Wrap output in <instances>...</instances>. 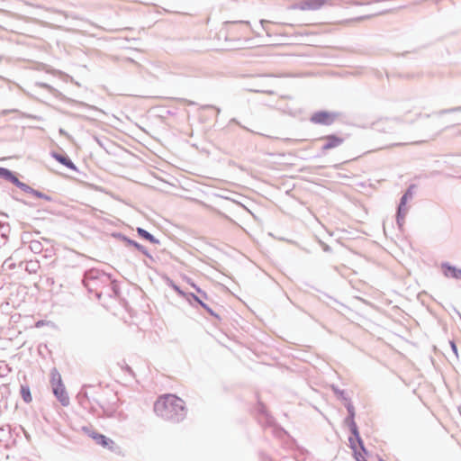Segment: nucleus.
<instances>
[{
    "mask_svg": "<svg viewBox=\"0 0 461 461\" xmlns=\"http://www.w3.org/2000/svg\"><path fill=\"white\" fill-rule=\"evenodd\" d=\"M184 401L173 394H165L156 401L154 411L165 420H175L184 411Z\"/></svg>",
    "mask_w": 461,
    "mask_h": 461,
    "instance_id": "f257e3e1",
    "label": "nucleus"
},
{
    "mask_svg": "<svg viewBox=\"0 0 461 461\" xmlns=\"http://www.w3.org/2000/svg\"><path fill=\"white\" fill-rule=\"evenodd\" d=\"M348 411L351 414V420L349 423L350 430L353 434L352 437L349 438V446L354 452V456L357 461H366L365 458L366 449L363 446L362 439L360 438L357 427L356 422L353 420L354 412L352 408H348Z\"/></svg>",
    "mask_w": 461,
    "mask_h": 461,
    "instance_id": "f03ea898",
    "label": "nucleus"
},
{
    "mask_svg": "<svg viewBox=\"0 0 461 461\" xmlns=\"http://www.w3.org/2000/svg\"><path fill=\"white\" fill-rule=\"evenodd\" d=\"M29 288L24 285H18L11 293V301L16 308H26Z\"/></svg>",
    "mask_w": 461,
    "mask_h": 461,
    "instance_id": "7ed1b4c3",
    "label": "nucleus"
},
{
    "mask_svg": "<svg viewBox=\"0 0 461 461\" xmlns=\"http://www.w3.org/2000/svg\"><path fill=\"white\" fill-rule=\"evenodd\" d=\"M0 179L11 183L24 193L29 194V185L20 181L16 172L7 167H3L0 173Z\"/></svg>",
    "mask_w": 461,
    "mask_h": 461,
    "instance_id": "20e7f679",
    "label": "nucleus"
},
{
    "mask_svg": "<svg viewBox=\"0 0 461 461\" xmlns=\"http://www.w3.org/2000/svg\"><path fill=\"white\" fill-rule=\"evenodd\" d=\"M10 436L14 446H23L29 440V432L22 425H15L10 429Z\"/></svg>",
    "mask_w": 461,
    "mask_h": 461,
    "instance_id": "39448f33",
    "label": "nucleus"
},
{
    "mask_svg": "<svg viewBox=\"0 0 461 461\" xmlns=\"http://www.w3.org/2000/svg\"><path fill=\"white\" fill-rule=\"evenodd\" d=\"M336 114L327 111H319L314 113L310 121L314 124L330 125L334 122Z\"/></svg>",
    "mask_w": 461,
    "mask_h": 461,
    "instance_id": "423d86ee",
    "label": "nucleus"
},
{
    "mask_svg": "<svg viewBox=\"0 0 461 461\" xmlns=\"http://www.w3.org/2000/svg\"><path fill=\"white\" fill-rule=\"evenodd\" d=\"M320 140H322L325 142L321 148V149L323 151L336 149V148L339 147L344 142V139L342 137L333 135V134L323 136V137L320 138Z\"/></svg>",
    "mask_w": 461,
    "mask_h": 461,
    "instance_id": "0eeeda50",
    "label": "nucleus"
},
{
    "mask_svg": "<svg viewBox=\"0 0 461 461\" xmlns=\"http://www.w3.org/2000/svg\"><path fill=\"white\" fill-rule=\"evenodd\" d=\"M441 270L446 277L461 279V268L459 267L445 263L441 265Z\"/></svg>",
    "mask_w": 461,
    "mask_h": 461,
    "instance_id": "6e6552de",
    "label": "nucleus"
},
{
    "mask_svg": "<svg viewBox=\"0 0 461 461\" xmlns=\"http://www.w3.org/2000/svg\"><path fill=\"white\" fill-rule=\"evenodd\" d=\"M90 437L102 447H107L109 449L113 448L114 442L112 439L106 438L104 435L99 434L97 432H92Z\"/></svg>",
    "mask_w": 461,
    "mask_h": 461,
    "instance_id": "1a4fd4ad",
    "label": "nucleus"
},
{
    "mask_svg": "<svg viewBox=\"0 0 461 461\" xmlns=\"http://www.w3.org/2000/svg\"><path fill=\"white\" fill-rule=\"evenodd\" d=\"M53 390V393L58 398V400L61 402L63 406H68L69 404V397L68 395V393L66 391V388L63 385L59 386Z\"/></svg>",
    "mask_w": 461,
    "mask_h": 461,
    "instance_id": "9d476101",
    "label": "nucleus"
},
{
    "mask_svg": "<svg viewBox=\"0 0 461 461\" xmlns=\"http://www.w3.org/2000/svg\"><path fill=\"white\" fill-rule=\"evenodd\" d=\"M52 157L60 164L64 165L65 167L72 169L77 170V167L75 164L67 157L59 153H53Z\"/></svg>",
    "mask_w": 461,
    "mask_h": 461,
    "instance_id": "9b49d317",
    "label": "nucleus"
},
{
    "mask_svg": "<svg viewBox=\"0 0 461 461\" xmlns=\"http://www.w3.org/2000/svg\"><path fill=\"white\" fill-rule=\"evenodd\" d=\"M50 384L52 389L63 385L61 375L56 369H53L50 373Z\"/></svg>",
    "mask_w": 461,
    "mask_h": 461,
    "instance_id": "f8f14e48",
    "label": "nucleus"
},
{
    "mask_svg": "<svg viewBox=\"0 0 461 461\" xmlns=\"http://www.w3.org/2000/svg\"><path fill=\"white\" fill-rule=\"evenodd\" d=\"M137 232L138 234L145 239L146 240H149V242L151 243H154V244H157L158 243V240H156L150 233H149L147 230H145L144 229L142 228H138L137 229Z\"/></svg>",
    "mask_w": 461,
    "mask_h": 461,
    "instance_id": "ddd939ff",
    "label": "nucleus"
},
{
    "mask_svg": "<svg viewBox=\"0 0 461 461\" xmlns=\"http://www.w3.org/2000/svg\"><path fill=\"white\" fill-rule=\"evenodd\" d=\"M21 394L22 398L25 402H29V385L22 384L21 385Z\"/></svg>",
    "mask_w": 461,
    "mask_h": 461,
    "instance_id": "4468645a",
    "label": "nucleus"
},
{
    "mask_svg": "<svg viewBox=\"0 0 461 461\" xmlns=\"http://www.w3.org/2000/svg\"><path fill=\"white\" fill-rule=\"evenodd\" d=\"M194 301H196L202 307H203L209 313L213 314L212 309H210L204 303H203L195 294H191Z\"/></svg>",
    "mask_w": 461,
    "mask_h": 461,
    "instance_id": "2eb2a0df",
    "label": "nucleus"
},
{
    "mask_svg": "<svg viewBox=\"0 0 461 461\" xmlns=\"http://www.w3.org/2000/svg\"><path fill=\"white\" fill-rule=\"evenodd\" d=\"M308 5L311 7L315 8V7L321 6L322 5V1L321 0H310Z\"/></svg>",
    "mask_w": 461,
    "mask_h": 461,
    "instance_id": "dca6fc26",
    "label": "nucleus"
},
{
    "mask_svg": "<svg viewBox=\"0 0 461 461\" xmlns=\"http://www.w3.org/2000/svg\"><path fill=\"white\" fill-rule=\"evenodd\" d=\"M19 267L23 268L25 272H29V261L20 262Z\"/></svg>",
    "mask_w": 461,
    "mask_h": 461,
    "instance_id": "f3484780",
    "label": "nucleus"
},
{
    "mask_svg": "<svg viewBox=\"0 0 461 461\" xmlns=\"http://www.w3.org/2000/svg\"><path fill=\"white\" fill-rule=\"evenodd\" d=\"M450 346L455 355L457 356V348L454 341H450Z\"/></svg>",
    "mask_w": 461,
    "mask_h": 461,
    "instance_id": "a211bd4d",
    "label": "nucleus"
},
{
    "mask_svg": "<svg viewBox=\"0 0 461 461\" xmlns=\"http://www.w3.org/2000/svg\"><path fill=\"white\" fill-rule=\"evenodd\" d=\"M31 193H32V194H33L34 195H36V196H39V197H41V195L40 194V193H39V192H37V191H32V190H31Z\"/></svg>",
    "mask_w": 461,
    "mask_h": 461,
    "instance_id": "6ab92c4d",
    "label": "nucleus"
},
{
    "mask_svg": "<svg viewBox=\"0 0 461 461\" xmlns=\"http://www.w3.org/2000/svg\"><path fill=\"white\" fill-rule=\"evenodd\" d=\"M191 285H192L193 287H194L198 293H202V291H201L199 288H197V287L194 285V284L191 283Z\"/></svg>",
    "mask_w": 461,
    "mask_h": 461,
    "instance_id": "aec40b11",
    "label": "nucleus"
},
{
    "mask_svg": "<svg viewBox=\"0 0 461 461\" xmlns=\"http://www.w3.org/2000/svg\"><path fill=\"white\" fill-rule=\"evenodd\" d=\"M175 289H176V291H177L179 294H183L182 291H181L178 287L175 286Z\"/></svg>",
    "mask_w": 461,
    "mask_h": 461,
    "instance_id": "412c9836",
    "label": "nucleus"
},
{
    "mask_svg": "<svg viewBox=\"0 0 461 461\" xmlns=\"http://www.w3.org/2000/svg\"><path fill=\"white\" fill-rule=\"evenodd\" d=\"M175 289H176V291H177L179 294H183L182 291H181L178 287L175 286Z\"/></svg>",
    "mask_w": 461,
    "mask_h": 461,
    "instance_id": "4be33fe9",
    "label": "nucleus"
},
{
    "mask_svg": "<svg viewBox=\"0 0 461 461\" xmlns=\"http://www.w3.org/2000/svg\"><path fill=\"white\" fill-rule=\"evenodd\" d=\"M405 201H406V195L402 196V203H405Z\"/></svg>",
    "mask_w": 461,
    "mask_h": 461,
    "instance_id": "5701e85b",
    "label": "nucleus"
},
{
    "mask_svg": "<svg viewBox=\"0 0 461 461\" xmlns=\"http://www.w3.org/2000/svg\"><path fill=\"white\" fill-rule=\"evenodd\" d=\"M22 461H28L26 456L22 457Z\"/></svg>",
    "mask_w": 461,
    "mask_h": 461,
    "instance_id": "b1692460",
    "label": "nucleus"
},
{
    "mask_svg": "<svg viewBox=\"0 0 461 461\" xmlns=\"http://www.w3.org/2000/svg\"><path fill=\"white\" fill-rule=\"evenodd\" d=\"M4 228V225L0 222V230Z\"/></svg>",
    "mask_w": 461,
    "mask_h": 461,
    "instance_id": "393cba45",
    "label": "nucleus"
}]
</instances>
